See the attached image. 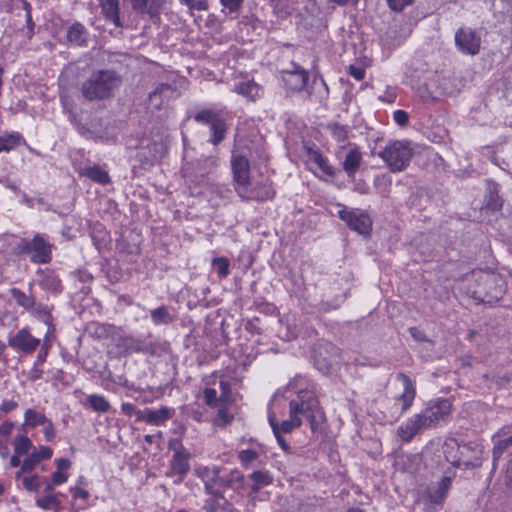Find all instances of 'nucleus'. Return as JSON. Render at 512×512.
Masks as SVG:
<instances>
[{"mask_svg": "<svg viewBox=\"0 0 512 512\" xmlns=\"http://www.w3.org/2000/svg\"><path fill=\"white\" fill-rule=\"evenodd\" d=\"M318 84L322 87V90L319 91L320 100L326 99L328 97L329 90H328V86H327L325 80L322 77L319 80H317V78H315L313 80V85H318Z\"/></svg>", "mask_w": 512, "mask_h": 512, "instance_id": "nucleus-61", "label": "nucleus"}, {"mask_svg": "<svg viewBox=\"0 0 512 512\" xmlns=\"http://www.w3.org/2000/svg\"><path fill=\"white\" fill-rule=\"evenodd\" d=\"M42 426H43V434H44L45 440L47 442L54 441V439L56 437V430H55V426H54L52 420H50L48 418L46 423L43 424Z\"/></svg>", "mask_w": 512, "mask_h": 512, "instance_id": "nucleus-53", "label": "nucleus"}, {"mask_svg": "<svg viewBox=\"0 0 512 512\" xmlns=\"http://www.w3.org/2000/svg\"><path fill=\"white\" fill-rule=\"evenodd\" d=\"M173 94L174 88L171 85L161 83L152 92L149 93V105L158 109L163 104V100L171 97Z\"/></svg>", "mask_w": 512, "mask_h": 512, "instance_id": "nucleus-25", "label": "nucleus"}, {"mask_svg": "<svg viewBox=\"0 0 512 512\" xmlns=\"http://www.w3.org/2000/svg\"><path fill=\"white\" fill-rule=\"evenodd\" d=\"M249 478L261 486H267L273 482V477L267 470L254 471Z\"/></svg>", "mask_w": 512, "mask_h": 512, "instance_id": "nucleus-46", "label": "nucleus"}, {"mask_svg": "<svg viewBox=\"0 0 512 512\" xmlns=\"http://www.w3.org/2000/svg\"><path fill=\"white\" fill-rule=\"evenodd\" d=\"M193 119L199 124L210 127L211 136L209 142L214 146L219 145L224 140L228 125L222 110L202 109L194 114Z\"/></svg>", "mask_w": 512, "mask_h": 512, "instance_id": "nucleus-5", "label": "nucleus"}, {"mask_svg": "<svg viewBox=\"0 0 512 512\" xmlns=\"http://www.w3.org/2000/svg\"><path fill=\"white\" fill-rule=\"evenodd\" d=\"M39 463L40 461L37 459L36 455H33V453H31L24 459L22 463V471L32 472L36 465Z\"/></svg>", "mask_w": 512, "mask_h": 512, "instance_id": "nucleus-54", "label": "nucleus"}, {"mask_svg": "<svg viewBox=\"0 0 512 512\" xmlns=\"http://www.w3.org/2000/svg\"><path fill=\"white\" fill-rule=\"evenodd\" d=\"M290 419L282 421L279 425L280 433H290L298 428L302 421L299 414H302L310 422L312 430L324 420V413L319 406V401L312 390H300L297 399L289 404Z\"/></svg>", "mask_w": 512, "mask_h": 512, "instance_id": "nucleus-1", "label": "nucleus"}, {"mask_svg": "<svg viewBox=\"0 0 512 512\" xmlns=\"http://www.w3.org/2000/svg\"><path fill=\"white\" fill-rule=\"evenodd\" d=\"M173 414L174 409L167 406H163L159 409L146 408L143 410L142 421L149 425L161 426L164 425L166 421L171 419Z\"/></svg>", "mask_w": 512, "mask_h": 512, "instance_id": "nucleus-18", "label": "nucleus"}, {"mask_svg": "<svg viewBox=\"0 0 512 512\" xmlns=\"http://www.w3.org/2000/svg\"><path fill=\"white\" fill-rule=\"evenodd\" d=\"M258 457L259 452L254 449H245L238 452V459L245 468H248Z\"/></svg>", "mask_w": 512, "mask_h": 512, "instance_id": "nucleus-45", "label": "nucleus"}, {"mask_svg": "<svg viewBox=\"0 0 512 512\" xmlns=\"http://www.w3.org/2000/svg\"><path fill=\"white\" fill-rule=\"evenodd\" d=\"M309 160L317 165V167L327 176H334V168L329 161L318 150H309Z\"/></svg>", "mask_w": 512, "mask_h": 512, "instance_id": "nucleus-33", "label": "nucleus"}, {"mask_svg": "<svg viewBox=\"0 0 512 512\" xmlns=\"http://www.w3.org/2000/svg\"><path fill=\"white\" fill-rule=\"evenodd\" d=\"M48 418L44 413L39 412L35 409L29 408L24 412V423L23 427L35 428L39 425H43L46 423Z\"/></svg>", "mask_w": 512, "mask_h": 512, "instance_id": "nucleus-34", "label": "nucleus"}, {"mask_svg": "<svg viewBox=\"0 0 512 512\" xmlns=\"http://www.w3.org/2000/svg\"><path fill=\"white\" fill-rule=\"evenodd\" d=\"M22 7H23V10L25 11V19H26V24H27V28H28L27 35H28V37H32V35L34 33V22L32 20V15H31V5L26 0H23Z\"/></svg>", "mask_w": 512, "mask_h": 512, "instance_id": "nucleus-50", "label": "nucleus"}, {"mask_svg": "<svg viewBox=\"0 0 512 512\" xmlns=\"http://www.w3.org/2000/svg\"><path fill=\"white\" fill-rule=\"evenodd\" d=\"M231 169L233 174L234 187L238 194L251 183L249 160L246 158V156L237 154L235 151H233L231 156Z\"/></svg>", "mask_w": 512, "mask_h": 512, "instance_id": "nucleus-11", "label": "nucleus"}, {"mask_svg": "<svg viewBox=\"0 0 512 512\" xmlns=\"http://www.w3.org/2000/svg\"><path fill=\"white\" fill-rule=\"evenodd\" d=\"M132 9L139 15H147L151 20L158 19L160 3L158 0H131Z\"/></svg>", "mask_w": 512, "mask_h": 512, "instance_id": "nucleus-20", "label": "nucleus"}, {"mask_svg": "<svg viewBox=\"0 0 512 512\" xmlns=\"http://www.w3.org/2000/svg\"><path fill=\"white\" fill-rule=\"evenodd\" d=\"M205 403L210 407H216L220 402L217 398V392L214 388H206L203 392Z\"/></svg>", "mask_w": 512, "mask_h": 512, "instance_id": "nucleus-51", "label": "nucleus"}, {"mask_svg": "<svg viewBox=\"0 0 512 512\" xmlns=\"http://www.w3.org/2000/svg\"><path fill=\"white\" fill-rule=\"evenodd\" d=\"M478 279L483 281L485 283V285H489V286L495 285V288L493 291H488L486 293V296L489 299L498 300L505 293L504 283L498 276L493 275V274L481 273L479 275Z\"/></svg>", "mask_w": 512, "mask_h": 512, "instance_id": "nucleus-26", "label": "nucleus"}, {"mask_svg": "<svg viewBox=\"0 0 512 512\" xmlns=\"http://www.w3.org/2000/svg\"><path fill=\"white\" fill-rule=\"evenodd\" d=\"M362 162V154L357 147H351L342 162L344 171L354 177Z\"/></svg>", "mask_w": 512, "mask_h": 512, "instance_id": "nucleus-24", "label": "nucleus"}, {"mask_svg": "<svg viewBox=\"0 0 512 512\" xmlns=\"http://www.w3.org/2000/svg\"><path fill=\"white\" fill-rule=\"evenodd\" d=\"M10 293L15 303L26 311L33 307L35 297L32 294L28 295L18 288H12Z\"/></svg>", "mask_w": 512, "mask_h": 512, "instance_id": "nucleus-35", "label": "nucleus"}, {"mask_svg": "<svg viewBox=\"0 0 512 512\" xmlns=\"http://www.w3.org/2000/svg\"><path fill=\"white\" fill-rule=\"evenodd\" d=\"M280 75L284 86L293 92L302 91L306 87L309 78L308 71L294 61L280 70Z\"/></svg>", "mask_w": 512, "mask_h": 512, "instance_id": "nucleus-8", "label": "nucleus"}, {"mask_svg": "<svg viewBox=\"0 0 512 512\" xmlns=\"http://www.w3.org/2000/svg\"><path fill=\"white\" fill-rule=\"evenodd\" d=\"M21 143H25V140L18 132H4L0 134V153L10 152L11 150L18 147Z\"/></svg>", "mask_w": 512, "mask_h": 512, "instance_id": "nucleus-28", "label": "nucleus"}, {"mask_svg": "<svg viewBox=\"0 0 512 512\" xmlns=\"http://www.w3.org/2000/svg\"><path fill=\"white\" fill-rule=\"evenodd\" d=\"M349 74L357 81L364 79L365 70L360 66L350 65Z\"/></svg>", "mask_w": 512, "mask_h": 512, "instance_id": "nucleus-59", "label": "nucleus"}, {"mask_svg": "<svg viewBox=\"0 0 512 512\" xmlns=\"http://www.w3.org/2000/svg\"><path fill=\"white\" fill-rule=\"evenodd\" d=\"M121 84L122 78L116 71L97 69L81 82L80 91L87 101H103L112 98Z\"/></svg>", "mask_w": 512, "mask_h": 512, "instance_id": "nucleus-2", "label": "nucleus"}, {"mask_svg": "<svg viewBox=\"0 0 512 512\" xmlns=\"http://www.w3.org/2000/svg\"><path fill=\"white\" fill-rule=\"evenodd\" d=\"M227 404L228 403H222V405L220 406V408L218 409V412H217V417L215 419V424L219 427H224L226 426L227 424H229L234 416L231 412H229L228 410V407H227Z\"/></svg>", "mask_w": 512, "mask_h": 512, "instance_id": "nucleus-44", "label": "nucleus"}, {"mask_svg": "<svg viewBox=\"0 0 512 512\" xmlns=\"http://www.w3.org/2000/svg\"><path fill=\"white\" fill-rule=\"evenodd\" d=\"M18 407V403L14 400H4L2 401L0 405V412L1 413H9L10 411L14 410Z\"/></svg>", "mask_w": 512, "mask_h": 512, "instance_id": "nucleus-62", "label": "nucleus"}, {"mask_svg": "<svg viewBox=\"0 0 512 512\" xmlns=\"http://www.w3.org/2000/svg\"><path fill=\"white\" fill-rule=\"evenodd\" d=\"M121 411L128 417L136 416L137 421H142L143 419V410L137 409L132 403H123L121 405Z\"/></svg>", "mask_w": 512, "mask_h": 512, "instance_id": "nucleus-49", "label": "nucleus"}, {"mask_svg": "<svg viewBox=\"0 0 512 512\" xmlns=\"http://www.w3.org/2000/svg\"><path fill=\"white\" fill-rule=\"evenodd\" d=\"M210 497L204 501L203 509L206 512H218L220 510V503L224 497L222 493V497H218L216 495H209Z\"/></svg>", "mask_w": 512, "mask_h": 512, "instance_id": "nucleus-48", "label": "nucleus"}, {"mask_svg": "<svg viewBox=\"0 0 512 512\" xmlns=\"http://www.w3.org/2000/svg\"><path fill=\"white\" fill-rule=\"evenodd\" d=\"M44 478L34 474L22 478L23 487L29 492H38L42 486Z\"/></svg>", "mask_w": 512, "mask_h": 512, "instance_id": "nucleus-43", "label": "nucleus"}, {"mask_svg": "<svg viewBox=\"0 0 512 512\" xmlns=\"http://www.w3.org/2000/svg\"><path fill=\"white\" fill-rule=\"evenodd\" d=\"M81 175L101 185H106L111 181L108 173L98 165L84 168Z\"/></svg>", "mask_w": 512, "mask_h": 512, "instance_id": "nucleus-30", "label": "nucleus"}, {"mask_svg": "<svg viewBox=\"0 0 512 512\" xmlns=\"http://www.w3.org/2000/svg\"><path fill=\"white\" fill-rule=\"evenodd\" d=\"M220 389H221V396L219 398L221 403H229L231 401V386L228 381H221L220 382Z\"/></svg>", "mask_w": 512, "mask_h": 512, "instance_id": "nucleus-56", "label": "nucleus"}, {"mask_svg": "<svg viewBox=\"0 0 512 512\" xmlns=\"http://www.w3.org/2000/svg\"><path fill=\"white\" fill-rule=\"evenodd\" d=\"M378 156L386 163L389 170L393 173L403 171L410 163L413 157V149L408 141H391Z\"/></svg>", "mask_w": 512, "mask_h": 512, "instance_id": "nucleus-4", "label": "nucleus"}, {"mask_svg": "<svg viewBox=\"0 0 512 512\" xmlns=\"http://www.w3.org/2000/svg\"><path fill=\"white\" fill-rule=\"evenodd\" d=\"M268 420H269V424L272 428L273 434H274L275 438L277 439L279 446L282 448V450L285 453H288V454L292 453V449H291L290 445L286 442L282 433H280L279 425L276 421L275 414L269 413Z\"/></svg>", "mask_w": 512, "mask_h": 512, "instance_id": "nucleus-37", "label": "nucleus"}, {"mask_svg": "<svg viewBox=\"0 0 512 512\" xmlns=\"http://www.w3.org/2000/svg\"><path fill=\"white\" fill-rule=\"evenodd\" d=\"M68 480V474L62 472V471H55L53 474H52V479L51 481L55 484V485H60V484H63L65 483L66 481Z\"/></svg>", "mask_w": 512, "mask_h": 512, "instance_id": "nucleus-64", "label": "nucleus"}, {"mask_svg": "<svg viewBox=\"0 0 512 512\" xmlns=\"http://www.w3.org/2000/svg\"><path fill=\"white\" fill-rule=\"evenodd\" d=\"M22 251L30 253V259L34 263L46 264L52 259L51 245L40 235H36L31 241H26Z\"/></svg>", "mask_w": 512, "mask_h": 512, "instance_id": "nucleus-13", "label": "nucleus"}, {"mask_svg": "<svg viewBox=\"0 0 512 512\" xmlns=\"http://www.w3.org/2000/svg\"><path fill=\"white\" fill-rule=\"evenodd\" d=\"M388 7L395 12H402L407 6H410L414 0H386Z\"/></svg>", "mask_w": 512, "mask_h": 512, "instance_id": "nucleus-52", "label": "nucleus"}, {"mask_svg": "<svg viewBox=\"0 0 512 512\" xmlns=\"http://www.w3.org/2000/svg\"><path fill=\"white\" fill-rule=\"evenodd\" d=\"M229 260L227 258H215L213 260V267L220 278H226L229 274Z\"/></svg>", "mask_w": 512, "mask_h": 512, "instance_id": "nucleus-47", "label": "nucleus"}, {"mask_svg": "<svg viewBox=\"0 0 512 512\" xmlns=\"http://www.w3.org/2000/svg\"><path fill=\"white\" fill-rule=\"evenodd\" d=\"M238 195L246 201H267L274 197L275 191L270 184L258 183L253 185L251 182Z\"/></svg>", "mask_w": 512, "mask_h": 512, "instance_id": "nucleus-15", "label": "nucleus"}, {"mask_svg": "<svg viewBox=\"0 0 512 512\" xmlns=\"http://www.w3.org/2000/svg\"><path fill=\"white\" fill-rule=\"evenodd\" d=\"M243 1L244 0H220V3L229 13H235L241 8Z\"/></svg>", "mask_w": 512, "mask_h": 512, "instance_id": "nucleus-55", "label": "nucleus"}, {"mask_svg": "<svg viewBox=\"0 0 512 512\" xmlns=\"http://www.w3.org/2000/svg\"><path fill=\"white\" fill-rule=\"evenodd\" d=\"M40 343V339L34 337L27 328L18 330L8 341L11 348L24 354L35 352L40 346Z\"/></svg>", "mask_w": 512, "mask_h": 512, "instance_id": "nucleus-14", "label": "nucleus"}, {"mask_svg": "<svg viewBox=\"0 0 512 512\" xmlns=\"http://www.w3.org/2000/svg\"><path fill=\"white\" fill-rule=\"evenodd\" d=\"M38 277L36 282L43 290L53 294L61 292V281L52 270H39Z\"/></svg>", "mask_w": 512, "mask_h": 512, "instance_id": "nucleus-19", "label": "nucleus"}, {"mask_svg": "<svg viewBox=\"0 0 512 512\" xmlns=\"http://www.w3.org/2000/svg\"><path fill=\"white\" fill-rule=\"evenodd\" d=\"M173 450L174 453L170 460L169 470L166 475L168 477H176L174 483L180 484L190 471V453L182 446L181 443H178L177 447Z\"/></svg>", "mask_w": 512, "mask_h": 512, "instance_id": "nucleus-9", "label": "nucleus"}, {"mask_svg": "<svg viewBox=\"0 0 512 512\" xmlns=\"http://www.w3.org/2000/svg\"><path fill=\"white\" fill-rule=\"evenodd\" d=\"M101 13L106 20L112 22L116 27L121 28L119 0H98Z\"/></svg>", "mask_w": 512, "mask_h": 512, "instance_id": "nucleus-23", "label": "nucleus"}, {"mask_svg": "<svg viewBox=\"0 0 512 512\" xmlns=\"http://www.w3.org/2000/svg\"><path fill=\"white\" fill-rule=\"evenodd\" d=\"M191 10L205 11L208 9L206 0H191L186 4Z\"/></svg>", "mask_w": 512, "mask_h": 512, "instance_id": "nucleus-60", "label": "nucleus"}, {"mask_svg": "<svg viewBox=\"0 0 512 512\" xmlns=\"http://www.w3.org/2000/svg\"><path fill=\"white\" fill-rule=\"evenodd\" d=\"M152 322L155 325H169L173 323L175 317L170 313L165 305L159 306L150 311Z\"/></svg>", "mask_w": 512, "mask_h": 512, "instance_id": "nucleus-32", "label": "nucleus"}, {"mask_svg": "<svg viewBox=\"0 0 512 512\" xmlns=\"http://www.w3.org/2000/svg\"><path fill=\"white\" fill-rule=\"evenodd\" d=\"M52 454V449L48 446H41L39 450L33 452V455H36L40 462L42 460L50 459Z\"/></svg>", "mask_w": 512, "mask_h": 512, "instance_id": "nucleus-58", "label": "nucleus"}, {"mask_svg": "<svg viewBox=\"0 0 512 512\" xmlns=\"http://www.w3.org/2000/svg\"><path fill=\"white\" fill-rule=\"evenodd\" d=\"M36 505L44 510H52L58 512L60 509V501L54 494H47L36 500Z\"/></svg>", "mask_w": 512, "mask_h": 512, "instance_id": "nucleus-40", "label": "nucleus"}, {"mask_svg": "<svg viewBox=\"0 0 512 512\" xmlns=\"http://www.w3.org/2000/svg\"><path fill=\"white\" fill-rule=\"evenodd\" d=\"M88 31L80 22H74L67 31V40L75 46L87 45Z\"/></svg>", "mask_w": 512, "mask_h": 512, "instance_id": "nucleus-27", "label": "nucleus"}, {"mask_svg": "<svg viewBox=\"0 0 512 512\" xmlns=\"http://www.w3.org/2000/svg\"><path fill=\"white\" fill-rule=\"evenodd\" d=\"M43 375L42 366L33 365V367L28 372V379L31 381H36L40 379Z\"/></svg>", "mask_w": 512, "mask_h": 512, "instance_id": "nucleus-63", "label": "nucleus"}, {"mask_svg": "<svg viewBox=\"0 0 512 512\" xmlns=\"http://www.w3.org/2000/svg\"><path fill=\"white\" fill-rule=\"evenodd\" d=\"M455 46L463 54L477 55L481 48V37L470 27L459 28L455 33Z\"/></svg>", "mask_w": 512, "mask_h": 512, "instance_id": "nucleus-10", "label": "nucleus"}, {"mask_svg": "<svg viewBox=\"0 0 512 512\" xmlns=\"http://www.w3.org/2000/svg\"><path fill=\"white\" fill-rule=\"evenodd\" d=\"M411 31V27L408 23L402 25L395 22L394 25L390 27V33L392 34L390 37L393 38L397 44H400L411 34Z\"/></svg>", "mask_w": 512, "mask_h": 512, "instance_id": "nucleus-38", "label": "nucleus"}, {"mask_svg": "<svg viewBox=\"0 0 512 512\" xmlns=\"http://www.w3.org/2000/svg\"><path fill=\"white\" fill-rule=\"evenodd\" d=\"M233 91L251 101H255L263 95V88L254 80L235 83Z\"/></svg>", "mask_w": 512, "mask_h": 512, "instance_id": "nucleus-22", "label": "nucleus"}, {"mask_svg": "<svg viewBox=\"0 0 512 512\" xmlns=\"http://www.w3.org/2000/svg\"><path fill=\"white\" fill-rule=\"evenodd\" d=\"M452 479L450 477H443L435 486L429 487L427 490V498L430 507L436 511L440 508L446 498L449 489L451 488Z\"/></svg>", "mask_w": 512, "mask_h": 512, "instance_id": "nucleus-17", "label": "nucleus"}, {"mask_svg": "<svg viewBox=\"0 0 512 512\" xmlns=\"http://www.w3.org/2000/svg\"><path fill=\"white\" fill-rule=\"evenodd\" d=\"M328 130L330 131L333 139L341 145V148H345L346 145H350V143L347 142L349 134V127L347 125H341L337 122L330 123L328 125Z\"/></svg>", "mask_w": 512, "mask_h": 512, "instance_id": "nucleus-31", "label": "nucleus"}, {"mask_svg": "<svg viewBox=\"0 0 512 512\" xmlns=\"http://www.w3.org/2000/svg\"><path fill=\"white\" fill-rule=\"evenodd\" d=\"M32 441L26 435H17L14 438V452L16 454H27L32 448Z\"/></svg>", "mask_w": 512, "mask_h": 512, "instance_id": "nucleus-42", "label": "nucleus"}, {"mask_svg": "<svg viewBox=\"0 0 512 512\" xmlns=\"http://www.w3.org/2000/svg\"><path fill=\"white\" fill-rule=\"evenodd\" d=\"M327 351H330L331 355L327 358L322 355V352L315 356V366L323 374H329L333 369V366L338 363L339 349L332 344H328Z\"/></svg>", "mask_w": 512, "mask_h": 512, "instance_id": "nucleus-21", "label": "nucleus"}, {"mask_svg": "<svg viewBox=\"0 0 512 512\" xmlns=\"http://www.w3.org/2000/svg\"><path fill=\"white\" fill-rule=\"evenodd\" d=\"M89 406L96 412L105 413L110 409V404L102 395L92 394L87 397Z\"/></svg>", "mask_w": 512, "mask_h": 512, "instance_id": "nucleus-39", "label": "nucleus"}, {"mask_svg": "<svg viewBox=\"0 0 512 512\" xmlns=\"http://www.w3.org/2000/svg\"><path fill=\"white\" fill-rule=\"evenodd\" d=\"M512 454V435L508 438L498 440L495 442L494 448H493V465H496V461L499 460V458L504 453Z\"/></svg>", "mask_w": 512, "mask_h": 512, "instance_id": "nucleus-36", "label": "nucleus"}, {"mask_svg": "<svg viewBox=\"0 0 512 512\" xmlns=\"http://www.w3.org/2000/svg\"><path fill=\"white\" fill-rule=\"evenodd\" d=\"M393 118H394V121L399 125V126H406L408 124V121H409V115L406 111L404 110H396L394 113H393Z\"/></svg>", "mask_w": 512, "mask_h": 512, "instance_id": "nucleus-57", "label": "nucleus"}, {"mask_svg": "<svg viewBox=\"0 0 512 512\" xmlns=\"http://www.w3.org/2000/svg\"><path fill=\"white\" fill-rule=\"evenodd\" d=\"M28 312L31 313L33 316L38 317L45 324H47L49 326L51 325L52 316H51V313L46 305L37 303L35 300L33 307L30 308Z\"/></svg>", "mask_w": 512, "mask_h": 512, "instance_id": "nucleus-41", "label": "nucleus"}, {"mask_svg": "<svg viewBox=\"0 0 512 512\" xmlns=\"http://www.w3.org/2000/svg\"><path fill=\"white\" fill-rule=\"evenodd\" d=\"M199 476L204 481L205 493L208 495L222 497L221 488L239 491L245 487V477L238 470L225 474L221 467L214 465L201 468Z\"/></svg>", "mask_w": 512, "mask_h": 512, "instance_id": "nucleus-3", "label": "nucleus"}, {"mask_svg": "<svg viewBox=\"0 0 512 512\" xmlns=\"http://www.w3.org/2000/svg\"><path fill=\"white\" fill-rule=\"evenodd\" d=\"M451 412V402L440 398L430 401L419 413L427 429L436 427L441 421H445Z\"/></svg>", "mask_w": 512, "mask_h": 512, "instance_id": "nucleus-6", "label": "nucleus"}, {"mask_svg": "<svg viewBox=\"0 0 512 512\" xmlns=\"http://www.w3.org/2000/svg\"><path fill=\"white\" fill-rule=\"evenodd\" d=\"M428 430L419 413L408 418L397 428V436L406 443H409L420 432Z\"/></svg>", "mask_w": 512, "mask_h": 512, "instance_id": "nucleus-16", "label": "nucleus"}, {"mask_svg": "<svg viewBox=\"0 0 512 512\" xmlns=\"http://www.w3.org/2000/svg\"><path fill=\"white\" fill-rule=\"evenodd\" d=\"M397 378L402 381L404 390L395 398L393 411L390 413V418L394 421L400 419L410 409L416 395L414 383L407 375L399 373Z\"/></svg>", "mask_w": 512, "mask_h": 512, "instance_id": "nucleus-7", "label": "nucleus"}, {"mask_svg": "<svg viewBox=\"0 0 512 512\" xmlns=\"http://www.w3.org/2000/svg\"><path fill=\"white\" fill-rule=\"evenodd\" d=\"M338 216L343 220L350 229L358 232L359 234H369L372 228V221L370 217L361 212L359 209L343 208L338 211Z\"/></svg>", "mask_w": 512, "mask_h": 512, "instance_id": "nucleus-12", "label": "nucleus"}, {"mask_svg": "<svg viewBox=\"0 0 512 512\" xmlns=\"http://www.w3.org/2000/svg\"><path fill=\"white\" fill-rule=\"evenodd\" d=\"M216 162V158L212 156L199 158L195 162L188 164L185 168V171L187 173L189 166L192 165L195 166L196 176H204L214 170L216 167Z\"/></svg>", "mask_w": 512, "mask_h": 512, "instance_id": "nucleus-29", "label": "nucleus"}]
</instances>
